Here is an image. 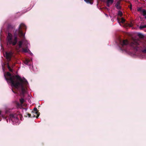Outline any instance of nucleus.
I'll use <instances>...</instances> for the list:
<instances>
[{
	"label": "nucleus",
	"mask_w": 146,
	"mask_h": 146,
	"mask_svg": "<svg viewBox=\"0 0 146 146\" xmlns=\"http://www.w3.org/2000/svg\"><path fill=\"white\" fill-rule=\"evenodd\" d=\"M4 76L6 80L11 83V86H13L17 81L19 80L17 79V77H20L18 75H12L9 72H7L6 74H4Z\"/></svg>",
	"instance_id": "20e7f679"
},
{
	"label": "nucleus",
	"mask_w": 146,
	"mask_h": 146,
	"mask_svg": "<svg viewBox=\"0 0 146 146\" xmlns=\"http://www.w3.org/2000/svg\"><path fill=\"white\" fill-rule=\"evenodd\" d=\"M138 36L141 38H143V35L141 33H139L138 35Z\"/></svg>",
	"instance_id": "412c9836"
},
{
	"label": "nucleus",
	"mask_w": 146,
	"mask_h": 146,
	"mask_svg": "<svg viewBox=\"0 0 146 146\" xmlns=\"http://www.w3.org/2000/svg\"><path fill=\"white\" fill-rule=\"evenodd\" d=\"M129 44V42L127 40L125 39L123 40H120L119 41V47L121 49L125 50L126 49V46Z\"/></svg>",
	"instance_id": "0eeeda50"
},
{
	"label": "nucleus",
	"mask_w": 146,
	"mask_h": 146,
	"mask_svg": "<svg viewBox=\"0 0 146 146\" xmlns=\"http://www.w3.org/2000/svg\"><path fill=\"white\" fill-rule=\"evenodd\" d=\"M131 6H132V5H131V7H130V9H131Z\"/></svg>",
	"instance_id": "c756f323"
},
{
	"label": "nucleus",
	"mask_w": 146,
	"mask_h": 146,
	"mask_svg": "<svg viewBox=\"0 0 146 146\" xmlns=\"http://www.w3.org/2000/svg\"><path fill=\"white\" fill-rule=\"evenodd\" d=\"M143 9H142V8L141 7H139L137 9V11H140L141 13V12H142V11H143Z\"/></svg>",
	"instance_id": "6ab92c4d"
},
{
	"label": "nucleus",
	"mask_w": 146,
	"mask_h": 146,
	"mask_svg": "<svg viewBox=\"0 0 146 146\" xmlns=\"http://www.w3.org/2000/svg\"><path fill=\"white\" fill-rule=\"evenodd\" d=\"M8 42L10 44H12L13 46H15L17 44V34L15 32L14 34V36L13 39L12 38L11 34L9 33L7 36Z\"/></svg>",
	"instance_id": "39448f33"
},
{
	"label": "nucleus",
	"mask_w": 146,
	"mask_h": 146,
	"mask_svg": "<svg viewBox=\"0 0 146 146\" xmlns=\"http://www.w3.org/2000/svg\"><path fill=\"white\" fill-rule=\"evenodd\" d=\"M7 68H8V69H9V71L11 72H13V70L11 68L10 66H9V62H8L7 63Z\"/></svg>",
	"instance_id": "4468645a"
},
{
	"label": "nucleus",
	"mask_w": 146,
	"mask_h": 146,
	"mask_svg": "<svg viewBox=\"0 0 146 146\" xmlns=\"http://www.w3.org/2000/svg\"><path fill=\"white\" fill-rule=\"evenodd\" d=\"M143 13V15L144 16H145L146 15V11L145 9H143V11L141 12Z\"/></svg>",
	"instance_id": "2eb2a0df"
},
{
	"label": "nucleus",
	"mask_w": 146,
	"mask_h": 146,
	"mask_svg": "<svg viewBox=\"0 0 146 146\" xmlns=\"http://www.w3.org/2000/svg\"><path fill=\"white\" fill-rule=\"evenodd\" d=\"M29 61L27 60H26L25 62V63L26 64H28V63H29Z\"/></svg>",
	"instance_id": "b1692460"
},
{
	"label": "nucleus",
	"mask_w": 146,
	"mask_h": 146,
	"mask_svg": "<svg viewBox=\"0 0 146 146\" xmlns=\"http://www.w3.org/2000/svg\"><path fill=\"white\" fill-rule=\"evenodd\" d=\"M145 18L146 19V16L145 17Z\"/></svg>",
	"instance_id": "7c9ffc66"
},
{
	"label": "nucleus",
	"mask_w": 146,
	"mask_h": 146,
	"mask_svg": "<svg viewBox=\"0 0 146 146\" xmlns=\"http://www.w3.org/2000/svg\"><path fill=\"white\" fill-rule=\"evenodd\" d=\"M121 1V0H119V1H117L115 5H120Z\"/></svg>",
	"instance_id": "5701e85b"
},
{
	"label": "nucleus",
	"mask_w": 146,
	"mask_h": 146,
	"mask_svg": "<svg viewBox=\"0 0 146 146\" xmlns=\"http://www.w3.org/2000/svg\"><path fill=\"white\" fill-rule=\"evenodd\" d=\"M121 22L122 23H124L125 21V20L123 18H122L121 19Z\"/></svg>",
	"instance_id": "4be33fe9"
},
{
	"label": "nucleus",
	"mask_w": 146,
	"mask_h": 146,
	"mask_svg": "<svg viewBox=\"0 0 146 146\" xmlns=\"http://www.w3.org/2000/svg\"><path fill=\"white\" fill-rule=\"evenodd\" d=\"M87 3L92 4L93 3V0H84Z\"/></svg>",
	"instance_id": "ddd939ff"
},
{
	"label": "nucleus",
	"mask_w": 146,
	"mask_h": 146,
	"mask_svg": "<svg viewBox=\"0 0 146 146\" xmlns=\"http://www.w3.org/2000/svg\"><path fill=\"white\" fill-rule=\"evenodd\" d=\"M34 111H38V110H37V109L36 108H34Z\"/></svg>",
	"instance_id": "393cba45"
},
{
	"label": "nucleus",
	"mask_w": 146,
	"mask_h": 146,
	"mask_svg": "<svg viewBox=\"0 0 146 146\" xmlns=\"http://www.w3.org/2000/svg\"><path fill=\"white\" fill-rule=\"evenodd\" d=\"M26 26L23 23H21L19 25V30H18V33L19 36L20 37H23V44L25 48H22V52H23L27 53L30 50L28 49V44L29 42L26 39L25 34H23L22 29H26Z\"/></svg>",
	"instance_id": "f257e3e1"
},
{
	"label": "nucleus",
	"mask_w": 146,
	"mask_h": 146,
	"mask_svg": "<svg viewBox=\"0 0 146 146\" xmlns=\"http://www.w3.org/2000/svg\"><path fill=\"white\" fill-rule=\"evenodd\" d=\"M14 65H14V64H13V65H12V68H13V67H14Z\"/></svg>",
	"instance_id": "cd10ccee"
},
{
	"label": "nucleus",
	"mask_w": 146,
	"mask_h": 146,
	"mask_svg": "<svg viewBox=\"0 0 146 146\" xmlns=\"http://www.w3.org/2000/svg\"><path fill=\"white\" fill-rule=\"evenodd\" d=\"M12 54L13 53L11 52H6L5 54V57L7 59V62H8L11 61Z\"/></svg>",
	"instance_id": "6e6552de"
},
{
	"label": "nucleus",
	"mask_w": 146,
	"mask_h": 146,
	"mask_svg": "<svg viewBox=\"0 0 146 146\" xmlns=\"http://www.w3.org/2000/svg\"><path fill=\"white\" fill-rule=\"evenodd\" d=\"M20 38H21V40L18 42V44L19 48H23L22 46L23 44V37Z\"/></svg>",
	"instance_id": "9b49d317"
},
{
	"label": "nucleus",
	"mask_w": 146,
	"mask_h": 146,
	"mask_svg": "<svg viewBox=\"0 0 146 146\" xmlns=\"http://www.w3.org/2000/svg\"><path fill=\"white\" fill-rule=\"evenodd\" d=\"M139 41L136 39L133 40L130 43L129 45L134 51L141 52L143 53H146V43L143 42L141 46H139Z\"/></svg>",
	"instance_id": "f03ea898"
},
{
	"label": "nucleus",
	"mask_w": 146,
	"mask_h": 146,
	"mask_svg": "<svg viewBox=\"0 0 146 146\" xmlns=\"http://www.w3.org/2000/svg\"><path fill=\"white\" fill-rule=\"evenodd\" d=\"M17 78L19 80L17 81L15 84L13 83L14 85L12 86L14 87L17 89L21 87L22 92L23 94H24L26 92V88L25 86L27 85L28 84V83L27 80L25 78L24 79V80H23L20 77L17 76Z\"/></svg>",
	"instance_id": "7ed1b4c3"
},
{
	"label": "nucleus",
	"mask_w": 146,
	"mask_h": 146,
	"mask_svg": "<svg viewBox=\"0 0 146 146\" xmlns=\"http://www.w3.org/2000/svg\"><path fill=\"white\" fill-rule=\"evenodd\" d=\"M113 0H107L106 3L107 6L108 7H110V5H111L113 3Z\"/></svg>",
	"instance_id": "9d476101"
},
{
	"label": "nucleus",
	"mask_w": 146,
	"mask_h": 146,
	"mask_svg": "<svg viewBox=\"0 0 146 146\" xmlns=\"http://www.w3.org/2000/svg\"><path fill=\"white\" fill-rule=\"evenodd\" d=\"M21 116V115L19 113L11 114L9 115V118L11 120L15 123H17L19 121V118Z\"/></svg>",
	"instance_id": "423d86ee"
},
{
	"label": "nucleus",
	"mask_w": 146,
	"mask_h": 146,
	"mask_svg": "<svg viewBox=\"0 0 146 146\" xmlns=\"http://www.w3.org/2000/svg\"><path fill=\"white\" fill-rule=\"evenodd\" d=\"M21 103L22 104H23L24 102V99L23 98H21L20 100Z\"/></svg>",
	"instance_id": "aec40b11"
},
{
	"label": "nucleus",
	"mask_w": 146,
	"mask_h": 146,
	"mask_svg": "<svg viewBox=\"0 0 146 146\" xmlns=\"http://www.w3.org/2000/svg\"><path fill=\"white\" fill-rule=\"evenodd\" d=\"M12 91H13V92H14V93H15V92H14V91L13 90V89H12Z\"/></svg>",
	"instance_id": "c85d7f7f"
},
{
	"label": "nucleus",
	"mask_w": 146,
	"mask_h": 146,
	"mask_svg": "<svg viewBox=\"0 0 146 146\" xmlns=\"http://www.w3.org/2000/svg\"><path fill=\"white\" fill-rule=\"evenodd\" d=\"M1 111H0V121H1Z\"/></svg>",
	"instance_id": "bb28decb"
},
{
	"label": "nucleus",
	"mask_w": 146,
	"mask_h": 146,
	"mask_svg": "<svg viewBox=\"0 0 146 146\" xmlns=\"http://www.w3.org/2000/svg\"><path fill=\"white\" fill-rule=\"evenodd\" d=\"M27 115H28V116L29 117H31V114L29 113H27Z\"/></svg>",
	"instance_id": "a878e982"
},
{
	"label": "nucleus",
	"mask_w": 146,
	"mask_h": 146,
	"mask_svg": "<svg viewBox=\"0 0 146 146\" xmlns=\"http://www.w3.org/2000/svg\"><path fill=\"white\" fill-rule=\"evenodd\" d=\"M146 28V25H140L139 27V28L140 29H142Z\"/></svg>",
	"instance_id": "a211bd4d"
},
{
	"label": "nucleus",
	"mask_w": 146,
	"mask_h": 146,
	"mask_svg": "<svg viewBox=\"0 0 146 146\" xmlns=\"http://www.w3.org/2000/svg\"><path fill=\"white\" fill-rule=\"evenodd\" d=\"M32 113L33 115V117H36L37 118H38L40 114L38 111H32Z\"/></svg>",
	"instance_id": "1a4fd4ad"
},
{
	"label": "nucleus",
	"mask_w": 146,
	"mask_h": 146,
	"mask_svg": "<svg viewBox=\"0 0 146 146\" xmlns=\"http://www.w3.org/2000/svg\"><path fill=\"white\" fill-rule=\"evenodd\" d=\"M115 7L118 9H121V7L120 5H115Z\"/></svg>",
	"instance_id": "f3484780"
},
{
	"label": "nucleus",
	"mask_w": 146,
	"mask_h": 146,
	"mask_svg": "<svg viewBox=\"0 0 146 146\" xmlns=\"http://www.w3.org/2000/svg\"><path fill=\"white\" fill-rule=\"evenodd\" d=\"M122 15L123 14L122 12L120 11H119L118 12V15L121 17L122 16Z\"/></svg>",
	"instance_id": "dca6fc26"
},
{
	"label": "nucleus",
	"mask_w": 146,
	"mask_h": 146,
	"mask_svg": "<svg viewBox=\"0 0 146 146\" xmlns=\"http://www.w3.org/2000/svg\"><path fill=\"white\" fill-rule=\"evenodd\" d=\"M15 27L14 26L11 24L9 25L8 26V29L9 30H13L14 29Z\"/></svg>",
	"instance_id": "f8f14e48"
}]
</instances>
